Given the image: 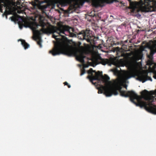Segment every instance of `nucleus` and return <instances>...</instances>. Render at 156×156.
Listing matches in <instances>:
<instances>
[{
    "mask_svg": "<svg viewBox=\"0 0 156 156\" xmlns=\"http://www.w3.org/2000/svg\"><path fill=\"white\" fill-rule=\"evenodd\" d=\"M10 18L12 21L18 22L20 29H22L23 27L30 28L32 30L34 36L40 48L42 47L40 36L41 33H53V37L55 39L56 41L55 43L54 48L49 51V53L53 56L61 54L69 56L75 55L76 56L77 59L82 63H84V58L85 57L84 54L90 53L92 60H96L100 58L99 53L97 51L91 52L88 48H78L70 44L65 36H69L72 37H76V35L73 33L74 30L72 27L66 25H61L57 27L51 26L47 27V28H44L46 24L44 21V18L40 15L39 16V25L37 24L35 21H31L28 18H23L18 15L12 16Z\"/></svg>",
    "mask_w": 156,
    "mask_h": 156,
    "instance_id": "nucleus-1",
    "label": "nucleus"
},
{
    "mask_svg": "<svg viewBox=\"0 0 156 156\" xmlns=\"http://www.w3.org/2000/svg\"><path fill=\"white\" fill-rule=\"evenodd\" d=\"M142 57H131L126 63L122 59L118 60V67L126 65L129 70L121 72L118 70V90L121 96L129 97L131 101L136 106L144 107L148 112L156 114V91L149 92L144 90L141 92L142 96H140L133 91L126 92L121 90L122 86L127 89V80L135 76H137V80L143 83L147 80L152 81L151 78L147 76V71L142 70L141 63L137 62Z\"/></svg>",
    "mask_w": 156,
    "mask_h": 156,
    "instance_id": "nucleus-2",
    "label": "nucleus"
},
{
    "mask_svg": "<svg viewBox=\"0 0 156 156\" xmlns=\"http://www.w3.org/2000/svg\"><path fill=\"white\" fill-rule=\"evenodd\" d=\"M78 38L79 39L82 40H86L88 42H90V41L92 40L91 33L87 30L85 31H82L80 32L78 34Z\"/></svg>",
    "mask_w": 156,
    "mask_h": 156,
    "instance_id": "nucleus-3",
    "label": "nucleus"
},
{
    "mask_svg": "<svg viewBox=\"0 0 156 156\" xmlns=\"http://www.w3.org/2000/svg\"><path fill=\"white\" fill-rule=\"evenodd\" d=\"M147 46L151 51L150 55H148V57L151 59L154 53L156 52V41H150ZM154 66L156 68V64L154 65Z\"/></svg>",
    "mask_w": 156,
    "mask_h": 156,
    "instance_id": "nucleus-4",
    "label": "nucleus"
},
{
    "mask_svg": "<svg viewBox=\"0 0 156 156\" xmlns=\"http://www.w3.org/2000/svg\"><path fill=\"white\" fill-rule=\"evenodd\" d=\"M48 5L44 2H42L41 3H35L34 6H37L39 9H41L43 12H44V10L47 8Z\"/></svg>",
    "mask_w": 156,
    "mask_h": 156,
    "instance_id": "nucleus-5",
    "label": "nucleus"
},
{
    "mask_svg": "<svg viewBox=\"0 0 156 156\" xmlns=\"http://www.w3.org/2000/svg\"><path fill=\"white\" fill-rule=\"evenodd\" d=\"M37 2H38V0H34ZM58 2L62 6H65L68 4L71 3L72 0H57Z\"/></svg>",
    "mask_w": 156,
    "mask_h": 156,
    "instance_id": "nucleus-6",
    "label": "nucleus"
},
{
    "mask_svg": "<svg viewBox=\"0 0 156 156\" xmlns=\"http://www.w3.org/2000/svg\"><path fill=\"white\" fill-rule=\"evenodd\" d=\"M6 0H0V11L2 12V8L7 6Z\"/></svg>",
    "mask_w": 156,
    "mask_h": 156,
    "instance_id": "nucleus-7",
    "label": "nucleus"
},
{
    "mask_svg": "<svg viewBox=\"0 0 156 156\" xmlns=\"http://www.w3.org/2000/svg\"><path fill=\"white\" fill-rule=\"evenodd\" d=\"M18 41H20L21 44L24 47V49H26L29 47V45L26 43L24 40H19Z\"/></svg>",
    "mask_w": 156,
    "mask_h": 156,
    "instance_id": "nucleus-8",
    "label": "nucleus"
},
{
    "mask_svg": "<svg viewBox=\"0 0 156 156\" xmlns=\"http://www.w3.org/2000/svg\"><path fill=\"white\" fill-rule=\"evenodd\" d=\"M101 63L103 65H105L106 64H108L109 66L111 65L110 61L106 59H102L101 61Z\"/></svg>",
    "mask_w": 156,
    "mask_h": 156,
    "instance_id": "nucleus-9",
    "label": "nucleus"
},
{
    "mask_svg": "<svg viewBox=\"0 0 156 156\" xmlns=\"http://www.w3.org/2000/svg\"><path fill=\"white\" fill-rule=\"evenodd\" d=\"M88 67V66H87V65H86V64H84L83 65V68H87V67ZM85 73V70H84V69H82L81 70V73L80 74V76H82Z\"/></svg>",
    "mask_w": 156,
    "mask_h": 156,
    "instance_id": "nucleus-10",
    "label": "nucleus"
},
{
    "mask_svg": "<svg viewBox=\"0 0 156 156\" xmlns=\"http://www.w3.org/2000/svg\"><path fill=\"white\" fill-rule=\"evenodd\" d=\"M17 7L18 8L20 9L16 10L15 12H16L18 13H23V11L22 10H21V6H20L19 7L17 6Z\"/></svg>",
    "mask_w": 156,
    "mask_h": 156,
    "instance_id": "nucleus-11",
    "label": "nucleus"
},
{
    "mask_svg": "<svg viewBox=\"0 0 156 156\" xmlns=\"http://www.w3.org/2000/svg\"><path fill=\"white\" fill-rule=\"evenodd\" d=\"M21 0H19L18 1L16 2V5H20L21 4Z\"/></svg>",
    "mask_w": 156,
    "mask_h": 156,
    "instance_id": "nucleus-12",
    "label": "nucleus"
},
{
    "mask_svg": "<svg viewBox=\"0 0 156 156\" xmlns=\"http://www.w3.org/2000/svg\"><path fill=\"white\" fill-rule=\"evenodd\" d=\"M64 84L65 85H67L68 84V83L67 82H65L64 83Z\"/></svg>",
    "mask_w": 156,
    "mask_h": 156,
    "instance_id": "nucleus-13",
    "label": "nucleus"
},
{
    "mask_svg": "<svg viewBox=\"0 0 156 156\" xmlns=\"http://www.w3.org/2000/svg\"><path fill=\"white\" fill-rule=\"evenodd\" d=\"M140 16H141V15L140 14H137V16L138 17V16H140Z\"/></svg>",
    "mask_w": 156,
    "mask_h": 156,
    "instance_id": "nucleus-14",
    "label": "nucleus"
},
{
    "mask_svg": "<svg viewBox=\"0 0 156 156\" xmlns=\"http://www.w3.org/2000/svg\"><path fill=\"white\" fill-rule=\"evenodd\" d=\"M68 87L69 88H70L71 87V86L70 85H68Z\"/></svg>",
    "mask_w": 156,
    "mask_h": 156,
    "instance_id": "nucleus-15",
    "label": "nucleus"
}]
</instances>
